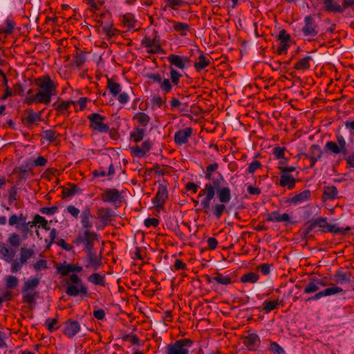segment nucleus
I'll list each match as a JSON object with an SVG mask.
<instances>
[{
	"label": "nucleus",
	"instance_id": "f257e3e1",
	"mask_svg": "<svg viewBox=\"0 0 354 354\" xmlns=\"http://www.w3.org/2000/svg\"><path fill=\"white\" fill-rule=\"evenodd\" d=\"M218 168V164L214 162L206 167L205 178L208 180L204 188L201 189L198 197L204 196L201 201L203 212L207 214L212 210V215L219 219L226 207L225 204L231 200V190L227 186V182L220 172L213 173Z\"/></svg>",
	"mask_w": 354,
	"mask_h": 354
},
{
	"label": "nucleus",
	"instance_id": "f03ea898",
	"mask_svg": "<svg viewBox=\"0 0 354 354\" xmlns=\"http://www.w3.org/2000/svg\"><path fill=\"white\" fill-rule=\"evenodd\" d=\"M35 85L39 88L37 97H39L44 104H50L52 97L57 93L56 84L50 77L46 75L37 78Z\"/></svg>",
	"mask_w": 354,
	"mask_h": 354
},
{
	"label": "nucleus",
	"instance_id": "7ed1b4c3",
	"mask_svg": "<svg viewBox=\"0 0 354 354\" xmlns=\"http://www.w3.org/2000/svg\"><path fill=\"white\" fill-rule=\"evenodd\" d=\"M39 283L40 279L37 277H30L24 280L21 288L22 303L29 305L36 304V301L39 297V292L37 290Z\"/></svg>",
	"mask_w": 354,
	"mask_h": 354
},
{
	"label": "nucleus",
	"instance_id": "20e7f679",
	"mask_svg": "<svg viewBox=\"0 0 354 354\" xmlns=\"http://www.w3.org/2000/svg\"><path fill=\"white\" fill-rule=\"evenodd\" d=\"M66 283L67 284L66 293L68 296L77 297L80 295L83 296L88 295V288L77 274H71Z\"/></svg>",
	"mask_w": 354,
	"mask_h": 354
},
{
	"label": "nucleus",
	"instance_id": "39448f33",
	"mask_svg": "<svg viewBox=\"0 0 354 354\" xmlns=\"http://www.w3.org/2000/svg\"><path fill=\"white\" fill-rule=\"evenodd\" d=\"M194 342L189 338H183L171 343L165 347V354H189V348Z\"/></svg>",
	"mask_w": 354,
	"mask_h": 354
},
{
	"label": "nucleus",
	"instance_id": "423d86ee",
	"mask_svg": "<svg viewBox=\"0 0 354 354\" xmlns=\"http://www.w3.org/2000/svg\"><path fill=\"white\" fill-rule=\"evenodd\" d=\"M336 142L328 141L325 145V150L337 155L346 156L348 153V145L344 137L337 131L335 133Z\"/></svg>",
	"mask_w": 354,
	"mask_h": 354
},
{
	"label": "nucleus",
	"instance_id": "0eeeda50",
	"mask_svg": "<svg viewBox=\"0 0 354 354\" xmlns=\"http://www.w3.org/2000/svg\"><path fill=\"white\" fill-rule=\"evenodd\" d=\"M89 121V128L95 133H108L109 126L105 123L106 118L98 113H93L87 116Z\"/></svg>",
	"mask_w": 354,
	"mask_h": 354
},
{
	"label": "nucleus",
	"instance_id": "6e6552de",
	"mask_svg": "<svg viewBox=\"0 0 354 354\" xmlns=\"http://www.w3.org/2000/svg\"><path fill=\"white\" fill-rule=\"evenodd\" d=\"M327 218L326 217H318L306 222L301 229L303 237L307 238L308 234L313 230L316 232H325Z\"/></svg>",
	"mask_w": 354,
	"mask_h": 354
},
{
	"label": "nucleus",
	"instance_id": "1a4fd4ad",
	"mask_svg": "<svg viewBox=\"0 0 354 354\" xmlns=\"http://www.w3.org/2000/svg\"><path fill=\"white\" fill-rule=\"evenodd\" d=\"M32 223L35 225H38V227H39L41 225L42 228L44 229L45 230H50L48 239H46L45 240V242L47 244L46 247L50 248V246L55 242V239L57 236L56 229H51L48 225L47 220L44 217L39 214H36L34 216Z\"/></svg>",
	"mask_w": 354,
	"mask_h": 354
},
{
	"label": "nucleus",
	"instance_id": "9d476101",
	"mask_svg": "<svg viewBox=\"0 0 354 354\" xmlns=\"http://www.w3.org/2000/svg\"><path fill=\"white\" fill-rule=\"evenodd\" d=\"M97 240V234L90 230H86L83 234H80L76 238L77 245L82 243L84 246V250L86 251L94 248V241Z\"/></svg>",
	"mask_w": 354,
	"mask_h": 354
},
{
	"label": "nucleus",
	"instance_id": "9b49d317",
	"mask_svg": "<svg viewBox=\"0 0 354 354\" xmlns=\"http://www.w3.org/2000/svg\"><path fill=\"white\" fill-rule=\"evenodd\" d=\"M84 252L86 253V261L85 267L86 268H91L93 270H98L102 266V256L97 254V252L95 248Z\"/></svg>",
	"mask_w": 354,
	"mask_h": 354
},
{
	"label": "nucleus",
	"instance_id": "f8f14e48",
	"mask_svg": "<svg viewBox=\"0 0 354 354\" xmlns=\"http://www.w3.org/2000/svg\"><path fill=\"white\" fill-rule=\"evenodd\" d=\"M301 32L305 37H313L318 34L317 24L311 15H307L304 17V26Z\"/></svg>",
	"mask_w": 354,
	"mask_h": 354
},
{
	"label": "nucleus",
	"instance_id": "ddd939ff",
	"mask_svg": "<svg viewBox=\"0 0 354 354\" xmlns=\"http://www.w3.org/2000/svg\"><path fill=\"white\" fill-rule=\"evenodd\" d=\"M328 285L326 278H311L308 283L306 285L304 292L305 294H312L318 291L322 287Z\"/></svg>",
	"mask_w": 354,
	"mask_h": 354
},
{
	"label": "nucleus",
	"instance_id": "4468645a",
	"mask_svg": "<svg viewBox=\"0 0 354 354\" xmlns=\"http://www.w3.org/2000/svg\"><path fill=\"white\" fill-rule=\"evenodd\" d=\"M63 326V333L71 339L75 337L80 330L81 326L77 321L69 319L64 322Z\"/></svg>",
	"mask_w": 354,
	"mask_h": 354
},
{
	"label": "nucleus",
	"instance_id": "2eb2a0df",
	"mask_svg": "<svg viewBox=\"0 0 354 354\" xmlns=\"http://www.w3.org/2000/svg\"><path fill=\"white\" fill-rule=\"evenodd\" d=\"M168 196L167 185L160 184L156 196L152 199V202L156 207H162L167 200Z\"/></svg>",
	"mask_w": 354,
	"mask_h": 354
},
{
	"label": "nucleus",
	"instance_id": "dca6fc26",
	"mask_svg": "<svg viewBox=\"0 0 354 354\" xmlns=\"http://www.w3.org/2000/svg\"><path fill=\"white\" fill-rule=\"evenodd\" d=\"M344 290L342 288L337 286H333L332 287L327 288L323 290L319 291L318 292L315 293L313 296H311L306 299L305 301L307 303L312 301L318 300L324 297L330 296L342 292Z\"/></svg>",
	"mask_w": 354,
	"mask_h": 354
},
{
	"label": "nucleus",
	"instance_id": "f3484780",
	"mask_svg": "<svg viewBox=\"0 0 354 354\" xmlns=\"http://www.w3.org/2000/svg\"><path fill=\"white\" fill-rule=\"evenodd\" d=\"M122 196L120 192L115 188L106 189L102 194L101 199L105 203H115L120 202Z\"/></svg>",
	"mask_w": 354,
	"mask_h": 354
},
{
	"label": "nucleus",
	"instance_id": "a211bd4d",
	"mask_svg": "<svg viewBox=\"0 0 354 354\" xmlns=\"http://www.w3.org/2000/svg\"><path fill=\"white\" fill-rule=\"evenodd\" d=\"M192 131L193 129L191 127H187L185 129L178 130L174 134V142L178 146H181L183 145L187 144L188 142L189 138L191 137L192 134Z\"/></svg>",
	"mask_w": 354,
	"mask_h": 354
},
{
	"label": "nucleus",
	"instance_id": "6ab92c4d",
	"mask_svg": "<svg viewBox=\"0 0 354 354\" xmlns=\"http://www.w3.org/2000/svg\"><path fill=\"white\" fill-rule=\"evenodd\" d=\"M167 59L171 66H174L180 70L185 69L187 64L190 62V59L188 57L180 56L176 54H171Z\"/></svg>",
	"mask_w": 354,
	"mask_h": 354
},
{
	"label": "nucleus",
	"instance_id": "aec40b11",
	"mask_svg": "<svg viewBox=\"0 0 354 354\" xmlns=\"http://www.w3.org/2000/svg\"><path fill=\"white\" fill-rule=\"evenodd\" d=\"M243 344L249 351H256L259 347L261 339L259 336L256 333H249L248 335L243 337Z\"/></svg>",
	"mask_w": 354,
	"mask_h": 354
},
{
	"label": "nucleus",
	"instance_id": "412c9836",
	"mask_svg": "<svg viewBox=\"0 0 354 354\" xmlns=\"http://www.w3.org/2000/svg\"><path fill=\"white\" fill-rule=\"evenodd\" d=\"M323 10L329 13H343L344 12L342 4L339 0H323Z\"/></svg>",
	"mask_w": 354,
	"mask_h": 354
},
{
	"label": "nucleus",
	"instance_id": "4be33fe9",
	"mask_svg": "<svg viewBox=\"0 0 354 354\" xmlns=\"http://www.w3.org/2000/svg\"><path fill=\"white\" fill-rule=\"evenodd\" d=\"M57 272L62 276H66L69 272H80L82 270V267L73 263H59L56 266Z\"/></svg>",
	"mask_w": 354,
	"mask_h": 354
},
{
	"label": "nucleus",
	"instance_id": "5701e85b",
	"mask_svg": "<svg viewBox=\"0 0 354 354\" xmlns=\"http://www.w3.org/2000/svg\"><path fill=\"white\" fill-rule=\"evenodd\" d=\"M16 254V250L8 247L5 243L0 241V259L6 262H11Z\"/></svg>",
	"mask_w": 354,
	"mask_h": 354
},
{
	"label": "nucleus",
	"instance_id": "b1692460",
	"mask_svg": "<svg viewBox=\"0 0 354 354\" xmlns=\"http://www.w3.org/2000/svg\"><path fill=\"white\" fill-rule=\"evenodd\" d=\"M97 215L102 223V225H97L96 227L97 229L102 230L107 225L109 218L113 216V211L110 208L100 207L97 209Z\"/></svg>",
	"mask_w": 354,
	"mask_h": 354
},
{
	"label": "nucleus",
	"instance_id": "393cba45",
	"mask_svg": "<svg viewBox=\"0 0 354 354\" xmlns=\"http://www.w3.org/2000/svg\"><path fill=\"white\" fill-rule=\"evenodd\" d=\"M80 218L83 228L86 229V230H90V229H91L93 227L91 221L94 218V216L91 214V209L88 207L84 208Z\"/></svg>",
	"mask_w": 354,
	"mask_h": 354
},
{
	"label": "nucleus",
	"instance_id": "a878e982",
	"mask_svg": "<svg viewBox=\"0 0 354 354\" xmlns=\"http://www.w3.org/2000/svg\"><path fill=\"white\" fill-rule=\"evenodd\" d=\"M141 44L145 48L153 47L147 50V53L150 54H157L162 50L160 44L156 43V39H151L147 36L142 39Z\"/></svg>",
	"mask_w": 354,
	"mask_h": 354
},
{
	"label": "nucleus",
	"instance_id": "bb28decb",
	"mask_svg": "<svg viewBox=\"0 0 354 354\" xmlns=\"http://www.w3.org/2000/svg\"><path fill=\"white\" fill-rule=\"evenodd\" d=\"M334 278L337 283L343 284L353 282L354 277L352 276L351 272H344L342 269H339L334 274Z\"/></svg>",
	"mask_w": 354,
	"mask_h": 354
},
{
	"label": "nucleus",
	"instance_id": "cd10ccee",
	"mask_svg": "<svg viewBox=\"0 0 354 354\" xmlns=\"http://www.w3.org/2000/svg\"><path fill=\"white\" fill-rule=\"evenodd\" d=\"M279 185L282 187H287L291 190L295 187L296 180L292 174H279Z\"/></svg>",
	"mask_w": 354,
	"mask_h": 354
},
{
	"label": "nucleus",
	"instance_id": "c85d7f7f",
	"mask_svg": "<svg viewBox=\"0 0 354 354\" xmlns=\"http://www.w3.org/2000/svg\"><path fill=\"white\" fill-rule=\"evenodd\" d=\"M311 196V192L309 189H306L295 196L292 198L288 200V202L293 203L295 205L299 204L304 201H306L310 199Z\"/></svg>",
	"mask_w": 354,
	"mask_h": 354
},
{
	"label": "nucleus",
	"instance_id": "c756f323",
	"mask_svg": "<svg viewBox=\"0 0 354 354\" xmlns=\"http://www.w3.org/2000/svg\"><path fill=\"white\" fill-rule=\"evenodd\" d=\"M323 152L321 147L318 145H313L309 149L307 153H302L306 158H316L320 160L322 156Z\"/></svg>",
	"mask_w": 354,
	"mask_h": 354
},
{
	"label": "nucleus",
	"instance_id": "7c9ffc66",
	"mask_svg": "<svg viewBox=\"0 0 354 354\" xmlns=\"http://www.w3.org/2000/svg\"><path fill=\"white\" fill-rule=\"evenodd\" d=\"M323 198L325 200L333 201L338 198V191L335 186H324Z\"/></svg>",
	"mask_w": 354,
	"mask_h": 354
},
{
	"label": "nucleus",
	"instance_id": "2f4dec72",
	"mask_svg": "<svg viewBox=\"0 0 354 354\" xmlns=\"http://www.w3.org/2000/svg\"><path fill=\"white\" fill-rule=\"evenodd\" d=\"M210 64L209 59L204 54L201 53L196 60L194 66L197 72H199Z\"/></svg>",
	"mask_w": 354,
	"mask_h": 354
},
{
	"label": "nucleus",
	"instance_id": "473e14b6",
	"mask_svg": "<svg viewBox=\"0 0 354 354\" xmlns=\"http://www.w3.org/2000/svg\"><path fill=\"white\" fill-rule=\"evenodd\" d=\"M28 115L24 120V122L27 125L30 126L35 124L37 122H41L42 120L41 117V113L34 112L33 110L30 109L27 111Z\"/></svg>",
	"mask_w": 354,
	"mask_h": 354
},
{
	"label": "nucleus",
	"instance_id": "72a5a7b5",
	"mask_svg": "<svg viewBox=\"0 0 354 354\" xmlns=\"http://www.w3.org/2000/svg\"><path fill=\"white\" fill-rule=\"evenodd\" d=\"M351 230L350 227H339L336 225H332L326 221L325 232H330L334 234H345Z\"/></svg>",
	"mask_w": 354,
	"mask_h": 354
},
{
	"label": "nucleus",
	"instance_id": "f704fd0d",
	"mask_svg": "<svg viewBox=\"0 0 354 354\" xmlns=\"http://www.w3.org/2000/svg\"><path fill=\"white\" fill-rule=\"evenodd\" d=\"M75 102L73 100L64 101L59 99L57 102L53 103V106L58 111L59 113H63L64 111H68L71 104H75Z\"/></svg>",
	"mask_w": 354,
	"mask_h": 354
},
{
	"label": "nucleus",
	"instance_id": "c9c22d12",
	"mask_svg": "<svg viewBox=\"0 0 354 354\" xmlns=\"http://www.w3.org/2000/svg\"><path fill=\"white\" fill-rule=\"evenodd\" d=\"M313 60L310 56H306L301 58L294 66V68L298 71H306L310 68V62Z\"/></svg>",
	"mask_w": 354,
	"mask_h": 354
},
{
	"label": "nucleus",
	"instance_id": "e433bc0d",
	"mask_svg": "<svg viewBox=\"0 0 354 354\" xmlns=\"http://www.w3.org/2000/svg\"><path fill=\"white\" fill-rule=\"evenodd\" d=\"M133 120H136L142 127H146L150 122V117L144 112H138L134 115Z\"/></svg>",
	"mask_w": 354,
	"mask_h": 354
},
{
	"label": "nucleus",
	"instance_id": "4c0bfd02",
	"mask_svg": "<svg viewBox=\"0 0 354 354\" xmlns=\"http://www.w3.org/2000/svg\"><path fill=\"white\" fill-rule=\"evenodd\" d=\"M106 88L109 91L113 97L118 96V95L121 92L120 84L113 81L111 79H108Z\"/></svg>",
	"mask_w": 354,
	"mask_h": 354
},
{
	"label": "nucleus",
	"instance_id": "58836bf2",
	"mask_svg": "<svg viewBox=\"0 0 354 354\" xmlns=\"http://www.w3.org/2000/svg\"><path fill=\"white\" fill-rule=\"evenodd\" d=\"M282 302L283 301H279L278 299L274 301H265L263 304L262 310L266 313H269L272 310L277 309Z\"/></svg>",
	"mask_w": 354,
	"mask_h": 354
},
{
	"label": "nucleus",
	"instance_id": "ea45409f",
	"mask_svg": "<svg viewBox=\"0 0 354 354\" xmlns=\"http://www.w3.org/2000/svg\"><path fill=\"white\" fill-rule=\"evenodd\" d=\"M26 222V216L22 213L19 215L15 214H12L8 219V224L10 226L20 225L21 223Z\"/></svg>",
	"mask_w": 354,
	"mask_h": 354
},
{
	"label": "nucleus",
	"instance_id": "a19ab883",
	"mask_svg": "<svg viewBox=\"0 0 354 354\" xmlns=\"http://www.w3.org/2000/svg\"><path fill=\"white\" fill-rule=\"evenodd\" d=\"M145 133L144 128L135 127L133 131L130 133V138L135 142H139L143 140Z\"/></svg>",
	"mask_w": 354,
	"mask_h": 354
},
{
	"label": "nucleus",
	"instance_id": "79ce46f5",
	"mask_svg": "<svg viewBox=\"0 0 354 354\" xmlns=\"http://www.w3.org/2000/svg\"><path fill=\"white\" fill-rule=\"evenodd\" d=\"M7 241L11 247L16 250L21 245L22 239L19 234L14 232L9 235Z\"/></svg>",
	"mask_w": 354,
	"mask_h": 354
},
{
	"label": "nucleus",
	"instance_id": "37998d69",
	"mask_svg": "<svg viewBox=\"0 0 354 354\" xmlns=\"http://www.w3.org/2000/svg\"><path fill=\"white\" fill-rule=\"evenodd\" d=\"M34 254L35 252L33 249L22 247L20 249L19 259H21V261H24L25 263H26L28 260L33 257Z\"/></svg>",
	"mask_w": 354,
	"mask_h": 354
},
{
	"label": "nucleus",
	"instance_id": "c03bdc74",
	"mask_svg": "<svg viewBox=\"0 0 354 354\" xmlns=\"http://www.w3.org/2000/svg\"><path fill=\"white\" fill-rule=\"evenodd\" d=\"M32 221L26 222L24 223H21L20 225H17L16 228L18 230H20L23 235V239H26L28 237V234L30 231V230L36 226L35 225H33Z\"/></svg>",
	"mask_w": 354,
	"mask_h": 354
},
{
	"label": "nucleus",
	"instance_id": "a18cd8bd",
	"mask_svg": "<svg viewBox=\"0 0 354 354\" xmlns=\"http://www.w3.org/2000/svg\"><path fill=\"white\" fill-rule=\"evenodd\" d=\"M215 282L221 285H229L232 283V281L230 276L223 275V274L216 272L214 273V279Z\"/></svg>",
	"mask_w": 354,
	"mask_h": 354
},
{
	"label": "nucleus",
	"instance_id": "49530a36",
	"mask_svg": "<svg viewBox=\"0 0 354 354\" xmlns=\"http://www.w3.org/2000/svg\"><path fill=\"white\" fill-rule=\"evenodd\" d=\"M20 195L18 194V188L14 185L8 191V201L9 205H12L14 201H19Z\"/></svg>",
	"mask_w": 354,
	"mask_h": 354
},
{
	"label": "nucleus",
	"instance_id": "de8ad7c7",
	"mask_svg": "<svg viewBox=\"0 0 354 354\" xmlns=\"http://www.w3.org/2000/svg\"><path fill=\"white\" fill-rule=\"evenodd\" d=\"M115 174V169L113 167V165L111 163L109 166V171L106 174L104 169H102V167H100L99 169L93 170L92 172V174L94 177H103L105 176H112Z\"/></svg>",
	"mask_w": 354,
	"mask_h": 354
},
{
	"label": "nucleus",
	"instance_id": "09e8293b",
	"mask_svg": "<svg viewBox=\"0 0 354 354\" xmlns=\"http://www.w3.org/2000/svg\"><path fill=\"white\" fill-rule=\"evenodd\" d=\"M88 281L95 285L104 286L105 285V277L99 273H93L88 277Z\"/></svg>",
	"mask_w": 354,
	"mask_h": 354
},
{
	"label": "nucleus",
	"instance_id": "8fccbe9b",
	"mask_svg": "<svg viewBox=\"0 0 354 354\" xmlns=\"http://www.w3.org/2000/svg\"><path fill=\"white\" fill-rule=\"evenodd\" d=\"M173 28L175 31L180 32L182 36L186 35L189 30V26L187 23L174 21Z\"/></svg>",
	"mask_w": 354,
	"mask_h": 354
},
{
	"label": "nucleus",
	"instance_id": "3c124183",
	"mask_svg": "<svg viewBox=\"0 0 354 354\" xmlns=\"http://www.w3.org/2000/svg\"><path fill=\"white\" fill-rule=\"evenodd\" d=\"M259 279V275L254 272H248L241 276L240 281L242 283H256Z\"/></svg>",
	"mask_w": 354,
	"mask_h": 354
},
{
	"label": "nucleus",
	"instance_id": "603ef678",
	"mask_svg": "<svg viewBox=\"0 0 354 354\" xmlns=\"http://www.w3.org/2000/svg\"><path fill=\"white\" fill-rule=\"evenodd\" d=\"M85 2L89 6V10L92 12L99 10L104 3L103 0H85Z\"/></svg>",
	"mask_w": 354,
	"mask_h": 354
},
{
	"label": "nucleus",
	"instance_id": "864d4df0",
	"mask_svg": "<svg viewBox=\"0 0 354 354\" xmlns=\"http://www.w3.org/2000/svg\"><path fill=\"white\" fill-rule=\"evenodd\" d=\"M69 187H64L62 190V196L63 198H68L73 196L78 191V187L76 185L69 183Z\"/></svg>",
	"mask_w": 354,
	"mask_h": 354
},
{
	"label": "nucleus",
	"instance_id": "5fc2aeb1",
	"mask_svg": "<svg viewBox=\"0 0 354 354\" xmlns=\"http://www.w3.org/2000/svg\"><path fill=\"white\" fill-rule=\"evenodd\" d=\"M42 134L44 135V138L50 142L56 141L59 136V133L53 129L43 131Z\"/></svg>",
	"mask_w": 354,
	"mask_h": 354
},
{
	"label": "nucleus",
	"instance_id": "6e6d98bb",
	"mask_svg": "<svg viewBox=\"0 0 354 354\" xmlns=\"http://www.w3.org/2000/svg\"><path fill=\"white\" fill-rule=\"evenodd\" d=\"M118 30L113 27V24H106L102 26V32H104L106 35L107 39H111V37L116 35L118 32Z\"/></svg>",
	"mask_w": 354,
	"mask_h": 354
},
{
	"label": "nucleus",
	"instance_id": "4d7b16f0",
	"mask_svg": "<svg viewBox=\"0 0 354 354\" xmlns=\"http://www.w3.org/2000/svg\"><path fill=\"white\" fill-rule=\"evenodd\" d=\"M19 279L14 275H8L6 277V286L8 289H15L18 286Z\"/></svg>",
	"mask_w": 354,
	"mask_h": 354
},
{
	"label": "nucleus",
	"instance_id": "13d9d810",
	"mask_svg": "<svg viewBox=\"0 0 354 354\" xmlns=\"http://www.w3.org/2000/svg\"><path fill=\"white\" fill-rule=\"evenodd\" d=\"M86 61L85 53L83 51H75L73 58V62L76 66H81Z\"/></svg>",
	"mask_w": 354,
	"mask_h": 354
},
{
	"label": "nucleus",
	"instance_id": "bf43d9fd",
	"mask_svg": "<svg viewBox=\"0 0 354 354\" xmlns=\"http://www.w3.org/2000/svg\"><path fill=\"white\" fill-rule=\"evenodd\" d=\"M5 27L0 28V34L6 33L10 34L14 30L15 24L14 21H11L9 19H7L5 21Z\"/></svg>",
	"mask_w": 354,
	"mask_h": 354
},
{
	"label": "nucleus",
	"instance_id": "052dcab7",
	"mask_svg": "<svg viewBox=\"0 0 354 354\" xmlns=\"http://www.w3.org/2000/svg\"><path fill=\"white\" fill-rule=\"evenodd\" d=\"M169 69L171 81L174 85L178 86L182 74L174 69L171 66L169 67Z\"/></svg>",
	"mask_w": 354,
	"mask_h": 354
},
{
	"label": "nucleus",
	"instance_id": "680f3d73",
	"mask_svg": "<svg viewBox=\"0 0 354 354\" xmlns=\"http://www.w3.org/2000/svg\"><path fill=\"white\" fill-rule=\"evenodd\" d=\"M11 262L12 264L10 271L12 273H17L19 272L22 268L23 266L25 264V263L24 261H21V259H13V260Z\"/></svg>",
	"mask_w": 354,
	"mask_h": 354
},
{
	"label": "nucleus",
	"instance_id": "e2e57ef3",
	"mask_svg": "<svg viewBox=\"0 0 354 354\" xmlns=\"http://www.w3.org/2000/svg\"><path fill=\"white\" fill-rule=\"evenodd\" d=\"M57 323L58 319L57 318H48L45 322V326L50 332H53L59 328V327L55 326Z\"/></svg>",
	"mask_w": 354,
	"mask_h": 354
},
{
	"label": "nucleus",
	"instance_id": "0e129e2a",
	"mask_svg": "<svg viewBox=\"0 0 354 354\" xmlns=\"http://www.w3.org/2000/svg\"><path fill=\"white\" fill-rule=\"evenodd\" d=\"M167 2V6L172 10H176L182 7L185 2L182 0H165Z\"/></svg>",
	"mask_w": 354,
	"mask_h": 354
},
{
	"label": "nucleus",
	"instance_id": "69168bd1",
	"mask_svg": "<svg viewBox=\"0 0 354 354\" xmlns=\"http://www.w3.org/2000/svg\"><path fill=\"white\" fill-rule=\"evenodd\" d=\"M160 88L164 92L169 93L172 89V85L169 79L165 78L164 80H161V82H160Z\"/></svg>",
	"mask_w": 354,
	"mask_h": 354
},
{
	"label": "nucleus",
	"instance_id": "338daca9",
	"mask_svg": "<svg viewBox=\"0 0 354 354\" xmlns=\"http://www.w3.org/2000/svg\"><path fill=\"white\" fill-rule=\"evenodd\" d=\"M286 149L285 147H281L279 146H277L274 147L272 151V154L275 156L276 159H283V156H285V151Z\"/></svg>",
	"mask_w": 354,
	"mask_h": 354
},
{
	"label": "nucleus",
	"instance_id": "774afa93",
	"mask_svg": "<svg viewBox=\"0 0 354 354\" xmlns=\"http://www.w3.org/2000/svg\"><path fill=\"white\" fill-rule=\"evenodd\" d=\"M270 349L274 354H286L284 349L274 342L270 343Z\"/></svg>",
	"mask_w": 354,
	"mask_h": 354
}]
</instances>
